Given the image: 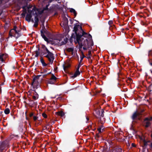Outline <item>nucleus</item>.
Here are the masks:
<instances>
[{
	"mask_svg": "<svg viewBox=\"0 0 152 152\" xmlns=\"http://www.w3.org/2000/svg\"><path fill=\"white\" fill-rule=\"evenodd\" d=\"M41 46V48L42 50H40L41 54H43L42 55H44L48 53L47 55L45 56V57L48 58L49 61L51 64H52L54 59L53 54L50 52L45 45L42 44Z\"/></svg>",
	"mask_w": 152,
	"mask_h": 152,
	"instance_id": "nucleus-1",
	"label": "nucleus"
},
{
	"mask_svg": "<svg viewBox=\"0 0 152 152\" xmlns=\"http://www.w3.org/2000/svg\"><path fill=\"white\" fill-rule=\"evenodd\" d=\"M82 43L83 44V49L84 50H86L87 49L91 50L92 49V46L94 45V43L92 39H87L83 40Z\"/></svg>",
	"mask_w": 152,
	"mask_h": 152,
	"instance_id": "nucleus-2",
	"label": "nucleus"
},
{
	"mask_svg": "<svg viewBox=\"0 0 152 152\" xmlns=\"http://www.w3.org/2000/svg\"><path fill=\"white\" fill-rule=\"evenodd\" d=\"M74 29L73 31V32H74V33L72 34L71 38L69 39V40L71 42H72L73 41L72 39H75V38H77L78 36L79 37H81V35H80L78 33L79 30H78V28L79 27L80 25H79L74 24Z\"/></svg>",
	"mask_w": 152,
	"mask_h": 152,
	"instance_id": "nucleus-3",
	"label": "nucleus"
},
{
	"mask_svg": "<svg viewBox=\"0 0 152 152\" xmlns=\"http://www.w3.org/2000/svg\"><path fill=\"white\" fill-rule=\"evenodd\" d=\"M151 122H152V117L145 118L142 122L143 126L146 128H148L151 126Z\"/></svg>",
	"mask_w": 152,
	"mask_h": 152,
	"instance_id": "nucleus-4",
	"label": "nucleus"
},
{
	"mask_svg": "<svg viewBox=\"0 0 152 152\" xmlns=\"http://www.w3.org/2000/svg\"><path fill=\"white\" fill-rule=\"evenodd\" d=\"M84 39L83 38H80L79 37H77V38H75L74 39V42L75 43H78L79 45V49H81L82 48V47H83V44L82 43V41Z\"/></svg>",
	"mask_w": 152,
	"mask_h": 152,
	"instance_id": "nucleus-5",
	"label": "nucleus"
},
{
	"mask_svg": "<svg viewBox=\"0 0 152 152\" xmlns=\"http://www.w3.org/2000/svg\"><path fill=\"white\" fill-rule=\"evenodd\" d=\"M27 127H25L23 125H20L18 127V130L20 134L22 135L24 134L25 132L27 130Z\"/></svg>",
	"mask_w": 152,
	"mask_h": 152,
	"instance_id": "nucleus-6",
	"label": "nucleus"
},
{
	"mask_svg": "<svg viewBox=\"0 0 152 152\" xmlns=\"http://www.w3.org/2000/svg\"><path fill=\"white\" fill-rule=\"evenodd\" d=\"M139 113L136 110L133 113L131 118L133 121L136 120H140V118L139 116Z\"/></svg>",
	"mask_w": 152,
	"mask_h": 152,
	"instance_id": "nucleus-7",
	"label": "nucleus"
},
{
	"mask_svg": "<svg viewBox=\"0 0 152 152\" xmlns=\"http://www.w3.org/2000/svg\"><path fill=\"white\" fill-rule=\"evenodd\" d=\"M79 27L80 28V31L79 30L78 33H79V34L81 35L80 38H83V37L86 38L88 35V34L84 31L81 26H80Z\"/></svg>",
	"mask_w": 152,
	"mask_h": 152,
	"instance_id": "nucleus-8",
	"label": "nucleus"
},
{
	"mask_svg": "<svg viewBox=\"0 0 152 152\" xmlns=\"http://www.w3.org/2000/svg\"><path fill=\"white\" fill-rule=\"evenodd\" d=\"M33 11L35 12V13H33V15H36L37 16L41 14L43 12V11H40L38 9L35 7H34L33 8Z\"/></svg>",
	"mask_w": 152,
	"mask_h": 152,
	"instance_id": "nucleus-9",
	"label": "nucleus"
},
{
	"mask_svg": "<svg viewBox=\"0 0 152 152\" xmlns=\"http://www.w3.org/2000/svg\"><path fill=\"white\" fill-rule=\"evenodd\" d=\"M45 32L44 31V32L43 29L41 30V35L42 37V38L44 39V40L47 42H48V39L46 37L44 34V33Z\"/></svg>",
	"mask_w": 152,
	"mask_h": 152,
	"instance_id": "nucleus-10",
	"label": "nucleus"
},
{
	"mask_svg": "<svg viewBox=\"0 0 152 152\" xmlns=\"http://www.w3.org/2000/svg\"><path fill=\"white\" fill-rule=\"evenodd\" d=\"M32 91H34V96H33L32 98L34 100H36L39 97V95L37 93L36 91V90L35 89L33 90Z\"/></svg>",
	"mask_w": 152,
	"mask_h": 152,
	"instance_id": "nucleus-11",
	"label": "nucleus"
},
{
	"mask_svg": "<svg viewBox=\"0 0 152 152\" xmlns=\"http://www.w3.org/2000/svg\"><path fill=\"white\" fill-rule=\"evenodd\" d=\"M36 47L37 48H38V50H36L34 51L35 52V53L36 54V55L35 56V57H38L40 54V53H41L40 52H40L39 51L40 50L39 45H37L36 46Z\"/></svg>",
	"mask_w": 152,
	"mask_h": 152,
	"instance_id": "nucleus-12",
	"label": "nucleus"
},
{
	"mask_svg": "<svg viewBox=\"0 0 152 152\" xmlns=\"http://www.w3.org/2000/svg\"><path fill=\"white\" fill-rule=\"evenodd\" d=\"M32 17V15L31 14H27L26 17V20L28 21V22H30L31 21V19Z\"/></svg>",
	"mask_w": 152,
	"mask_h": 152,
	"instance_id": "nucleus-13",
	"label": "nucleus"
},
{
	"mask_svg": "<svg viewBox=\"0 0 152 152\" xmlns=\"http://www.w3.org/2000/svg\"><path fill=\"white\" fill-rule=\"evenodd\" d=\"M108 23L109 25L110 26V27H109V29L111 30L112 29H114L116 28V27L115 25H112L113 24V22L112 20H110L108 21Z\"/></svg>",
	"mask_w": 152,
	"mask_h": 152,
	"instance_id": "nucleus-14",
	"label": "nucleus"
},
{
	"mask_svg": "<svg viewBox=\"0 0 152 152\" xmlns=\"http://www.w3.org/2000/svg\"><path fill=\"white\" fill-rule=\"evenodd\" d=\"M80 72L79 70L76 69L74 75L72 76V77L73 78H75L77 76H79L80 75Z\"/></svg>",
	"mask_w": 152,
	"mask_h": 152,
	"instance_id": "nucleus-15",
	"label": "nucleus"
},
{
	"mask_svg": "<svg viewBox=\"0 0 152 152\" xmlns=\"http://www.w3.org/2000/svg\"><path fill=\"white\" fill-rule=\"evenodd\" d=\"M68 20L66 18H65L64 19L62 25L64 26H66L68 24Z\"/></svg>",
	"mask_w": 152,
	"mask_h": 152,
	"instance_id": "nucleus-16",
	"label": "nucleus"
},
{
	"mask_svg": "<svg viewBox=\"0 0 152 152\" xmlns=\"http://www.w3.org/2000/svg\"><path fill=\"white\" fill-rule=\"evenodd\" d=\"M41 75H37L36 76L34 77L33 78L32 80V84L35 83H37L36 82V80L39 79V77L41 76Z\"/></svg>",
	"mask_w": 152,
	"mask_h": 152,
	"instance_id": "nucleus-17",
	"label": "nucleus"
},
{
	"mask_svg": "<svg viewBox=\"0 0 152 152\" xmlns=\"http://www.w3.org/2000/svg\"><path fill=\"white\" fill-rule=\"evenodd\" d=\"M37 105V103L36 102H34L33 100H31L30 101V103H29V106L31 107H33Z\"/></svg>",
	"mask_w": 152,
	"mask_h": 152,
	"instance_id": "nucleus-18",
	"label": "nucleus"
},
{
	"mask_svg": "<svg viewBox=\"0 0 152 152\" xmlns=\"http://www.w3.org/2000/svg\"><path fill=\"white\" fill-rule=\"evenodd\" d=\"M40 21L42 23V28H44L45 29V27L44 26V23L45 22V19L44 18H42L40 19Z\"/></svg>",
	"mask_w": 152,
	"mask_h": 152,
	"instance_id": "nucleus-19",
	"label": "nucleus"
},
{
	"mask_svg": "<svg viewBox=\"0 0 152 152\" xmlns=\"http://www.w3.org/2000/svg\"><path fill=\"white\" fill-rule=\"evenodd\" d=\"M15 34L14 35V37H15L16 39L18 38L21 35V34L19 33L17 31H16V32H15Z\"/></svg>",
	"mask_w": 152,
	"mask_h": 152,
	"instance_id": "nucleus-20",
	"label": "nucleus"
},
{
	"mask_svg": "<svg viewBox=\"0 0 152 152\" xmlns=\"http://www.w3.org/2000/svg\"><path fill=\"white\" fill-rule=\"evenodd\" d=\"M57 115L62 117L64 115V113L62 111H60L56 113Z\"/></svg>",
	"mask_w": 152,
	"mask_h": 152,
	"instance_id": "nucleus-21",
	"label": "nucleus"
},
{
	"mask_svg": "<svg viewBox=\"0 0 152 152\" xmlns=\"http://www.w3.org/2000/svg\"><path fill=\"white\" fill-rule=\"evenodd\" d=\"M122 79H119V78H118V84L120 85H124V81Z\"/></svg>",
	"mask_w": 152,
	"mask_h": 152,
	"instance_id": "nucleus-22",
	"label": "nucleus"
},
{
	"mask_svg": "<svg viewBox=\"0 0 152 152\" xmlns=\"http://www.w3.org/2000/svg\"><path fill=\"white\" fill-rule=\"evenodd\" d=\"M70 12L71 13H73L74 14V15L75 17L77 15V12L73 8H71L70 10Z\"/></svg>",
	"mask_w": 152,
	"mask_h": 152,
	"instance_id": "nucleus-23",
	"label": "nucleus"
},
{
	"mask_svg": "<svg viewBox=\"0 0 152 152\" xmlns=\"http://www.w3.org/2000/svg\"><path fill=\"white\" fill-rule=\"evenodd\" d=\"M87 56L86 58L88 59H90L91 58V50H89L88 51V53L87 54Z\"/></svg>",
	"mask_w": 152,
	"mask_h": 152,
	"instance_id": "nucleus-24",
	"label": "nucleus"
},
{
	"mask_svg": "<svg viewBox=\"0 0 152 152\" xmlns=\"http://www.w3.org/2000/svg\"><path fill=\"white\" fill-rule=\"evenodd\" d=\"M119 79H124L125 78L124 77H122V74L121 73H118V78Z\"/></svg>",
	"mask_w": 152,
	"mask_h": 152,
	"instance_id": "nucleus-25",
	"label": "nucleus"
},
{
	"mask_svg": "<svg viewBox=\"0 0 152 152\" xmlns=\"http://www.w3.org/2000/svg\"><path fill=\"white\" fill-rule=\"evenodd\" d=\"M51 80H53L54 81H56L57 78L53 74H52L51 78H50Z\"/></svg>",
	"mask_w": 152,
	"mask_h": 152,
	"instance_id": "nucleus-26",
	"label": "nucleus"
},
{
	"mask_svg": "<svg viewBox=\"0 0 152 152\" xmlns=\"http://www.w3.org/2000/svg\"><path fill=\"white\" fill-rule=\"evenodd\" d=\"M66 50L69 52H73L74 48H66Z\"/></svg>",
	"mask_w": 152,
	"mask_h": 152,
	"instance_id": "nucleus-27",
	"label": "nucleus"
},
{
	"mask_svg": "<svg viewBox=\"0 0 152 152\" xmlns=\"http://www.w3.org/2000/svg\"><path fill=\"white\" fill-rule=\"evenodd\" d=\"M10 110L8 108H6L4 110V113L6 114H8L10 113Z\"/></svg>",
	"mask_w": 152,
	"mask_h": 152,
	"instance_id": "nucleus-28",
	"label": "nucleus"
},
{
	"mask_svg": "<svg viewBox=\"0 0 152 152\" xmlns=\"http://www.w3.org/2000/svg\"><path fill=\"white\" fill-rule=\"evenodd\" d=\"M70 66V64L69 63L66 64V66L64 65V70L66 68H69Z\"/></svg>",
	"mask_w": 152,
	"mask_h": 152,
	"instance_id": "nucleus-29",
	"label": "nucleus"
},
{
	"mask_svg": "<svg viewBox=\"0 0 152 152\" xmlns=\"http://www.w3.org/2000/svg\"><path fill=\"white\" fill-rule=\"evenodd\" d=\"M55 82L56 81H54L53 80H51V79H50L48 82V83L50 84H55Z\"/></svg>",
	"mask_w": 152,
	"mask_h": 152,
	"instance_id": "nucleus-30",
	"label": "nucleus"
},
{
	"mask_svg": "<svg viewBox=\"0 0 152 152\" xmlns=\"http://www.w3.org/2000/svg\"><path fill=\"white\" fill-rule=\"evenodd\" d=\"M34 20L35 21V22H39V19L38 17V16L37 15H35L34 17Z\"/></svg>",
	"mask_w": 152,
	"mask_h": 152,
	"instance_id": "nucleus-31",
	"label": "nucleus"
},
{
	"mask_svg": "<svg viewBox=\"0 0 152 152\" xmlns=\"http://www.w3.org/2000/svg\"><path fill=\"white\" fill-rule=\"evenodd\" d=\"M37 84V83H35L32 84V82L31 83V85L33 87V88L34 89L36 88V84Z\"/></svg>",
	"mask_w": 152,
	"mask_h": 152,
	"instance_id": "nucleus-32",
	"label": "nucleus"
},
{
	"mask_svg": "<svg viewBox=\"0 0 152 152\" xmlns=\"http://www.w3.org/2000/svg\"><path fill=\"white\" fill-rule=\"evenodd\" d=\"M145 111V110L144 109H140V110L139 112H138L139 113V115H142V113H143Z\"/></svg>",
	"mask_w": 152,
	"mask_h": 152,
	"instance_id": "nucleus-33",
	"label": "nucleus"
},
{
	"mask_svg": "<svg viewBox=\"0 0 152 152\" xmlns=\"http://www.w3.org/2000/svg\"><path fill=\"white\" fill-rule=\"evenodd\" d=\"M44 128H45V129H44V130H45V129H46L49 132H52V130H51V129H50L49 128H48L46 126L44 127Z\"/></svg>",
	"mask_w": 152,
	"mask_h": 152,
	"instance_id": "nucleus-34",
	"label": "nucleus"
},
{
	"mask_svg": "<svg viewBox=\"0 0 152 152\" xmlns=\"http://www.w3.org/2000/svg\"><path fill=\"white\" fill-rule=\"evenodd\" d=\"M143 145L145 147H146L148 145V144L145 140L143 141Z\"/></svg>",
	"mask_w": 152,
	"mask_h": 152,
	"instance_id": "nucleus-35",
	"label": "nucleus"
},
{
	"mask_svg": "<svg viewBox=\"0 0 152 152\" xmlns=\"http://www.w3.org/2000/svg\"><path fill=\"white\" fill-rule=\"evenodd\" d=\"M81 53L82 54V57H80V59H82L83 60V59L84 58L86 57L84 54L83 52L82 51H81Z\"/></svg>",
	"mask_w": 152,
	"mask_h": 152,
	"instance_id": "nucleus-36",
	"label": "nucleus"
},
{
	"mask_svg": "<svg viewBox=\"0 0 152 152\" xmlns=\"http://www.w3.org/2000/svg\"><path fill=\"white\" fill-rule=\"evenodd\" d=\"M22 8L23 9V12L26 13V6H23L22 7Z\"/></svg>",
	"mask_w": 152,
	"mask_h": 152,
	"instance_id": "nucleus-37",
	"label": "nucleus"
},
{
	"mask_svg": "<svg viewBox=\"0 0 152 152\" xmlns=\"http://www.w3.org/2000/svg\"><path fill=\"white\" fill-rule=\"evenodd\" d=\"M66 43V42H64V41H63L62 42H61L59 44L60 46H61L62 45H65Z\"/></svg>",
	"mask_w": 152,
	"mask_h": 152,
	"instance_id": "nucleus-38",
	"label": "nucleus"
},
{
	"mask_svg": "<svg viewBox=\"0 0 152 152\" xmlns=\"http://www.w3.org/2000/svg\"><path fill=\"white\" fill-rule=\"evenodd\" d=\"M38 118V117L35 115H34L33 116V119L34 121H36Z\"/></svg>",
	"mask_w": 152,
	"mask_h": 152,
	"instance_id": "nucleus-39",
	"label": "nucleus"
},
{
	"mask_svg": "<svg viewBox=\"0 0 152 152\" xmlns=\"http://www.w3.org/2000/svg\"><path fill=\"white\" fill-rule=\"evenodd\" d=\"M42 116L45 118H46L47 117V115L45 113H43L42 114Z\"/></svg>",
	"mask_w": 152,
	"mask_h": 152,
	"instance_id": "nucleus-40",
	"label": "nucleus"
},
{
	"mask_svg": "<svg viewBox=\"0 0 152 152\" xmlns=\"http://www.w3.org/2000/svg\"><path fill=\"white\" fill-rule=\"evenodd\" d=\"M99 137V133H97L95 135V138L96 140H98V138Z\"/></svg>",
	"mask_w": 152,
	"mask_h": 152,
	"instance_id": "nucleus-41",
	"label": "nucleus"
},
{
	"mask_svg": "<svg viewBox=\"0 0 152 152\" xmlns=\"http://www.w3.org/2000/svg\"><path fill=\"white\" fill-rule=\"evenodd\" d=\"M38 25V22H35L34 23V26L35 27H37Z\"/></svg>",
	"mask_w": 152,
	"mask_h": 152,
	"instance_id": "nucleus-42",
	"label": "nucleus"
},
{
	"mask_svg": "<svg viewBox=\"0 0 152 152\" xmlns=\"http://www.w3.org/2000/svg\"><path fill=\"white\" fill-rule=\"evenodd\" d=\"M81 65H82V64H80V63H79L78 65V66L77 68L76 69L79 70V68H80V67L81 66Z\"/></svg>",
	"mask_w": 152,
	"mask_h": 152,
	"instance_id": "nucleus-43",
	"label": "nucleus"
},
{
	"mask_svg": "<svg viewBox=\"0 0 152 152\" xmlns=\"http://www.w3.org/2000/svg\"><path fill=\"white\" fill-rule=\"evenodd\" d=\"M11 31H10L9 33V35L11 37H14V35H13V33H12V32H11Z\"/></svg>",
	"mask_w": 152,
	"mask_h": 152,
	"instance_id": "nucleus-44",
	"label": "nucleus"
},
{
	"mask_svg": "<svg viewBox=\"0 0 152 152\" xmlns=\"http://www.w3.org/2000/svg\"><path fill=\"white\" fill-rule=\"evenodd\" d=\"M17 28V27L16 26H14V28L13 29H12L11 30V31H12V30H14L15 31V32H16V31H17L16 30Z\"/></svg>",
	"mask_w": 152,
	"mask_h": 152,
	"instance_id": "nucleus-45",
	"label": "nucleus"
},
{
	"mask_svg": "<svg viewBox=\"0 0 152 152\" xmlns=\"http://www.w3.org/2000/svg\"><path fill=\"white\" fill-rule=\"evenodd\" d=\"M32 12H33L34 13V12L33 11V10H28V12L29 13L28 14H31V13H32Z\"/></svg>",
	"mask_w": 152,
	"mask_h": 152,
	"instance_id": "nucleus-46",
	"label": "nucleus"
},
{
	"mask_svg": "<svg viewBox=\"0 0 152 152\" xmlns=\"http://www.w3.org/2000/svg\"><path fill=\"white\" fill-rule=\"evenodd\" d=\"M128 80H129L130 82H131V81H132V79L130 77H128V80H126L125 81L127 83H128Z\"/></svg>",
	"mask_w": 152,
	"mask_h": 152,
	"instance_id": "nucleus-47",
	"label": "nucleus"
},
{
	"mask_svg": "<svg viewBox=\"0 0 152 152\" xmlns=\"http://www.w3.org/2000/svg\"><path fill=\"white\" fill-rule=\"evenodd\" d=\"M149 146L150 149L151 150H152V140H151V143L150 144L148 145Z\"/></svg>",
	"mask_w": 152,
	"mask_h": 152,
	"instance_id": "nucleus-48",
	"label": "nucleus"
},
{
	"mask_svg": "<svg viewBox=\"0 0 152 152\" xmlns=\"http://www.w3.org/2000/svg\"><path fill=\"white\" fill-rule=\"evenodd\" d=\"M104 113V111L103 110H101V116L102 117H103L104 116V114L103 113Z\"/></svg>",
	"mask_w": 152,
	"mask_h": 152,
	"instance_id": "nucleus-49",
	"label": "nucleus"
},
{
	"mask_svg": "<svg viewBox=\"0 0 152 152\" xmlns=\"http://www.w3.org/2000/svg\"><path fill=\"white\" fill-rule=\"evenodd\" d=\"M69 21L70 22V24H71V25H70V26H72V24L73 23V20H72L71 19H69Z\"/></svg>",
	"mask_w": 152,
	"mask_h": 152,
	"instance_id": "nucleus-50",
	"label": "nucleus"
},
{
	"mask_svg": "<svg viewBox=\"0 0 152 152\" xmlns=\"http://www.w3.org/2000/svg\"><path fill=\"white\" fill-rule=\"evenodd\" d=\"M26 13L24 12H23L22 13V14H21V15H22V17H25L26 15Z\"/></svg>",
	"mask_w": 152,
	"mask_h": 152,
	"instance_id": "nucleus-51",
	"label": "nucleus"
},
{
	"mask_svg": "<svg viewBox=\"0 0 152 152\" xmlns=\"http://www.w3.org/2000/svg\"><path fill=\"white\" fill-rule=\"evenodd\" d=\"M42 65L43 66H46L47 65V64L45 63V62H42Z\"/></svg>",
	"mask_w": 152,
	"mask_h": 152,
	"instance_id": "nucleus-52",
	"label": "nucleus"
},
{
	"mask_svg": "<svg viewBox=\"0 0 152 152\" xmlns=\"http://www.w3.org/2000/svg\"><path fill=\"white\" fill-rule=\"evenodd\" d=\"M34 114L32 112L30 113L29 114V116L30 117H31L32 116H33Z\"/></svg>",
	"mask_w": 152,
	"mask_h": 152,
	"instance_id": "nucleus-53",
	"label": "nucleus"
},
{
	"mask_svg": "<svg viewBox=\"0 0 152 152\" xmlns=\"http://www.w3.org/2000/svg\"><path fill=\"white\" fill-rule=\"evenodd\" d=\"M48 5H47L46 7H45L44 8V9H43L44 10H48Z\"/></svg>",
	"mask_w": 152,
	"mask_h": 152,
	"instance_id": "nucleus-54",
	"label": "nucleus"
},
{
	"mask_svg": "<svg viewBox=\"0 0 152 152\" xmlns=\"http://www.w3.org/2000/svg\"><path fill=\"white\" fill-rule=\"evenodd\" d=\"M40 62H41V63L42 62H44V61L43 59V58L42 57H41L40 58Z\"/></svg>",
	"mask_w": 152,
	"mask_h": 152,
	"instance_id": "nucleus-55",
	"label": "nucleus"
},
{
	"mask_svg": "<svg viewBox=\"0 0 152 152\" xmlns=\"http://www.w3.org/2000/svg\"><path fill=\"white\" fill-rule=\"evenodd\" d=\"M40 86L39 85L38 83H37V84H36V89H37Z\"/></svg>",
	"mask_w": 152,
	"mask_h": 152,
	"instance_id": "nucleus-56",
	"label": "nucleus"
},
{
	"mask_svg": "<svg viewBox=\"0 0 152 152\" xmlns=\"http://www.w3.org/2000/svg\"><path fill=\"white\" fill-rule=\"evenodd\" d=\"M100 127H101L102 129V131H103L104 130V127L103 126H102V125H101V126H100Z\"/></svg>",
	"mask_w": 152,
	"mask_h": 152,
	"instance_id": "nucleus-57",
	"label": "nucleus"
},
{
	"mask_svg": "<svg viewBox=\"0 0 152 152\" xmlns=\"http://www.w3.org/2000/svg\"><path fill=\"white\" fill-rule=\"evenodd\" d=\"M68 40V39L67 38H64V40L63 41H64V42L66 41V43L67 42Z\"/></svg>",
	"mask_w": 152,
	"mask_h": 152,
	"instance_id": "nucleus-58",
	"label": "nucleus"
},
{
	"mask_svg": "<svg viewBox=\"0 0 152 152\" xmlns=\"http://www.w3.org/2000/svg\"><path fill=\"white\" fill-rule=\"evenodd\" d=\"M3 149V148L0 145V151H1Z\"/></svg>",
	"mask_w": 152,
	"mask_h": 152,
	"instance_id": "nucleus-59",
	"label": "nucleus"
},
{
	"mask_svg": "<svg viewBox=\"0 0 152 152\" xmlns=\"http://www.w3.org/2000/svg\"><path fill=\"white\" fill-rule=\"evenodd\" d=\"M132 147H135L136 146L134 143H132Z\"/></svg>",
	"mask_w": 152,
	"mask_h": 152,
	"instance_id": "nucleus-60",
	"label": "nucleus"
},
{
	"mask_svg": "<svg viewBox=\"0 0 152 152\" xmlns=\"http://www.w3.org/2000/svg\"><path fill=\"white\" fill-rule=\"evenodd\" d=\"M88 36L89 37H90V39H92V36H91V35L90 34H88V35L87 36Z\"/></svg>",
	"mask_w": 152,
	"mask_h": 152,
	"instance_id": "nucleus-61",
	"label": "nucleus"
},
{
	"mask_svg": "<svg viewBox=\"0 0 152 152\" xmlns=\"http://www.w3.org/2000/svg\"><path fill=\"white\" fill-rule=\"evenodd\" d=\"M0 16L3 12V10H0Z\"/></svg>",
	"mask_w": 152,
	"mask_h": 152,
	"instance_id": "nucleus-62",
	"label": "nucleus"
},
{
	"mask_svg": "<svg viewBox=\"0 0 152 152\" xmlns=\"http://www.w3.org/2000/svg\"><path fill=\"white\" fill-rule=\"evenodd\" d=\"M51 123V125H53V124H54L55 123V121H53Z\"/></svg>",
	"mask_w": 152,
	"mask_h": 152,
	"instance_id": "nucleus-63",
	"label": "nucleus"
},
{
	"mask_svg": "<svg viewBox=\"0 0 152 152\" xmlns=\"http://www.w3.org/2000/svg\"><path fill=\"white\" fill-rule=\"evenodd\" d=\"M97 113L98 114H100V111L99 110H98V111H97Z\"/></svg>",
	"mask_w": 152,
	"mask_h": 152,
	"instance_id": "nucleus-64",
	"label": "nucleus"
}]
</instances>
